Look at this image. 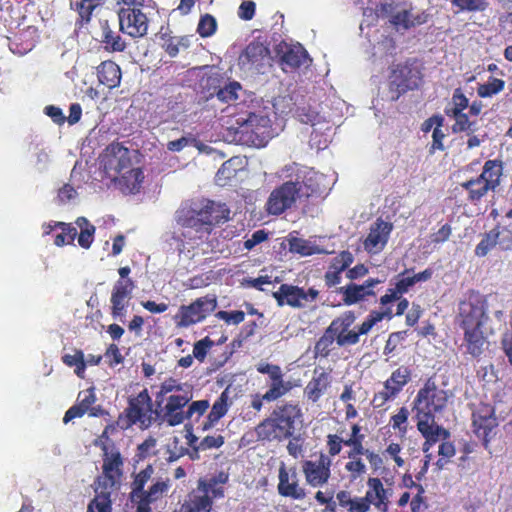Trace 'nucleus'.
Listing matches in <instances>:
<instances>
[{"mask_svg": "<svg viewBox=\"0 0 512 512\" xmlns=\"http://www.w3.org/2000/svg\"><path fill=\"white\" fill-rule=\"evenodd\" d=\"M390 310H386V311H383V312H377V311H373L371 312V314L369 315V317L358 327V333L359 335H366L367 333H369V331L372 329V327L383 320L384 317H390Z\"/></svg>", "mask_w": 512, "mask_h": 512, "instance_id": "45", "label": "nucleus"}, {"mask_svg": "<svg viewBox=\"0 0 512 512\" xmlns=\"http://www.w3.org/2000/svg\"><path fill=\"white\" fill-rule=\"evenodd\" d=\"M284 71L307 65L310 62L307 51L300 44L280 45L278 49Z\"/></svg>", "mask_w": 512, "mask_h": 512, "instance_id": "24", "label": "nucleus"}, {"mask_svg": "<svg viewBox=\"0 0 512 512\" xmlns=\"http://www.w3.org/2000/svg\"><path fill=\"white\" fill-rule=\"evenodd\" d=\"M380 282L378 279H368L362 285L349 284L340 287L339 293L343 294V301L346 305H352L363 300L366 296L373 295V287Z\"/></svg>", "mask_w": 512, "mask_h": 512, "instance_id": "26", "label": "nucleus"}, {"mask_svg": "<svg viewBox=\"0 0 512 512\" xmlns=\"http://www.w3.org/2000/svg\"><path fill=\"white\" fill-rule=\"evenodd\" d=\"M295 115L298 119L305 124H311L312 126L316 125L317 119L319 118L318 113L311 111L309 108L297 106L295 110Z\"/></svg>", "mask_w": 512, "mask_h": 512, "instance_id": "54", "label": "nucleus"}, {"mask_svg": "<svg viewBox=\"0 0 512 512\" xmlns=\"http://www.w3.org/2000/svg\"><path fill=\"white\" fill-rule=\"evenodd\" d=\"M212 500L207 494L200 491L197 486L196 490L190 496L189 501L182 506L184 512H210L212 509Z\"/></svg>", "mask_w": 512, "mask_h": 512, "instance_id": "29", "label": "nucleus"}, {"mask_svg": "<svg viewBox=\"0 0 512 512\" xmlns=\"http://www.w3.org/2000/svg\"><path fill=\"white\" fill-rule=\"evenodd\" d=\"M504 84L505 83L503 80L493 78L491 81L478 87V95L480 97H491L502 91L504 88Z\"/></svg>", "mask_w": 512, "mask_h": 512, "instance_id": "49", "label": "nucleus"}, {"mask_svg": "<svg viewBox=\"0 0 512 512\" xmlns=\"http://www.w3.org/2000/svg\"><path fill=\"white\" fill-rule=\"evenodd\" d=\"M497 237L495 229L488 232L485 237L476 246L475 253L477 256H486L492 248L497 245Z\"/></svg>", "mask_w": 512, "mask_h": 512, "instance_id": "47", "label": "nucleus"}, {"mask_svg": "<svg viewBox=\"0 0 512 512\" xmlns=\"http://www.w3.org/2000/svg\"><path fill=\"white\" fill-rule=\"evenodd\" d=\"M205 84L203 88H207V99L214 96L223 103L232 104L239 98V93L242 91V86L236 81L220 83L218 76H209L203 80Z\"/></svg>", "mask_w": 512, "mask_h": 512, "instance_id": "16", "label": "nucleus"}, {"mask_svg": "<svg viewBox=\"0 0 512 512\" xmlns=\"http://www.w3.org/2000/svg\"><path fill=\"white\" fill-rule=\"evenodd\" d=\"M289 249L291 252L298 253L302 256L324 253V250L313 245L310 241L296 237L289 240Z\"/></svg>", "mask_w": 512, "mask_h": 512, "instance_id": "38", "label": "nucleus"}, {"mask_svg": "<svg viewBox=\"0 0 512 512\" xmlns=\"http://www.w3.org/2000/svg\"><path fill=\"white\" fill-rule=\"evenodd\" d=\"M119 25L123 33L131 37H142L147 33L148 20L138 8L123 7L118 12Z\"/></svg>", "mask_w": 512, "mask_h": 512, "instance_id": "15", "label": "nucleus"}, {"mask_svg": "<svg viewBox=\"0 0 512 512\" xmlns=\"http://www.w3.org/2000/svg\"><path fill=\"white\" fill-rule=\"evenodd\" d=\"M217 308V298L213 294L196 299L190 305L180 307L176 315L177 325L181 327H189L198 322L203 321Z\"/></svg>", "mask_w": 512, "mask_h": 512, "instance_id": "9", "label": "nucleus"}, {"mask_svg": "<svg viewBox=\"0 0 512 512\" xmlns=\"http://www.w3.org/2000/svg\"><path fill=\"white\" fill-rule=\"evenodd\" d=\"M228 395L224 391L219 398L214 402L212 409L208 415V422L204 424V429L212 427L216 422L222 418L228 410Z\"/></svg>", "mask_w": 512, "mask_h": 512, "instance_id": "36", "label": "nucleus"}, {"mask_svg": "<svg viewBox=\"0 0 512 512\" xmlns=\"http://www.w3.org/2000/svg\"><path fill=\"white\" fill-rule=\"evenodd\" d=\"M103 30V42L106 44V48L112 49L113 51H123L125 49V42L122 40L120 35L115 34L105 22L102 25Z\"/></svg>", "mask_w": 512, "mask_h": 512, "instance_id": "42", "label": "nucleus"}, {"mask_svg": "<svg viewBox=\"0 0 512 512\" xmlns=\"http://www.w3.org/2000/svg\"><path fill=\"white\" fill-rule=\"evenodd\" d=\"M192 399L190 391H184L183 394L170 395L163 408V420L169 426H177L186 419L185 412L182 410Z\"/></svg>", "mask_w": 512, "mask_h": 512, "instance_id": "20", "label": "nucleus"}, {"mask_svg": "<svg viewBox=\"0 0 512 512\" xmlns=\"http://www.w3.org/2000/svg\"><path fill=\"white\" fill-rule=\"evenodd\" d=\"M169 488V480H160L153 482V484L149 487V489L145 490L137 499L139 503H144L148 506L150 503H153L160 498L168 491Z\"/></svg>", "mask_w": 512, "mask_h": 512, "instance_id": "33", "label": "nucleus"}, {"mask_svg": "<svg viewBox=\"0 0 512 512\" xmlns=\"http://www.w3.org/2000/svg\"><path fill=\"white\" fill-rule=\"evenodd\" d=\"M458 315L464 329L465 347L473 357L488 348L486 334L492 332V323L503 321V306L496 295L482 296L471 292L459 302Z\"/></svg>", "mask_w": 512, "mask_h": 512, "instance_id": "1", "label": "nucleus"}, {"mask_svg": "<svg viewBox=\"0 0 512 512\" xmlns=\"http://www.w3.org/2000/svg\"><path fill=\"white\" fill-rule=\"evenodd\" d=\"M318 290L310 288L305 291L303 288L282 284L279 289L273 292L279 306L289 305L293 308H304L316 301Z\"/></svg>", "mask_w": 512, "mask_h": 512, "instance_id": "11", "label": "nucleus"}, {"mask_svg": "<svg viewBox=\"0 0 512 512\" xmlns=\"http://www.w3.org/2000/svg\"><path fill=\"white\" fill-rule=\"evenodd\" d=\"M495 234L497 237V245L502 250H511L512 249V232L508 229L498 230L495 229Z\"/></svg>", "mask_w": 512, "mask_h": 512, "instance_id": "57", "label": "nucleus"}, {"mask_svg": "<svg viewBox=\"0 0 512 512\" xmlns=\"http://www.w3.org/2000/svg\"><path fill=\"white\" fill-rule=\"evenodd\" d=\"M210 345L211 341L207 338L196 342L193 348V356L199 361H203Z\"/></svg>", "mask_w": 512, "mask_h": 512, "instance_id": "61", "label": "nucleus"}, {"mask_svg": "<svg viewBox=\"0 0 512 512\" xmlns=\"http://www.w3.org/2000/svg\"><path fill=\"white\" fill-rule=\"evenodd\" d=\"M452 116L455 119V123L452 127L453 132H463V131H470L474 132V123L470 122L467 115L462 112H455L452 113Z\"/></svg>", "mask_w": 512, "mask_h": 512, "instance_id": "51", "label": "nucleus"}, {"mask_svg": "<svg viewBox=\"0 0 512 512\" xmlns=\"http://www.w3.org/2000/svg\"><path fill=\"white\" fill-rule=\"evenodd\" d=\"M354 321L355 316L348 312L331 322V331H334L336 343L339 347L355 345L359 342L360 335L358 331L350 329Z\"/></svg>", "mask_w": 512, "mask_h": 512, "instance_id": "19", "label": "nucleus"}, {"mask_svg": "<svg viewBox=\"0 0 512 512\" xmlns=\"http://www.w3.org/2000/svg\"><path fill=\"white\" fill-rule=\"evenodd\" d=\"M134 287V282L129 278L127 280H118L113 285L110 303L111 315L114 319L123 321Z\"/></svg>", "mask_w": 512, "mask_h": 512, "instance_id": "17", "label": "nucleus"}, {"mask_svg": "<svg viewBox=\"0 0 512 512\" xmlns=\"http://www.w3.org/2000/svg\"><path fill=\"white\" fill-rule=\"evenodd\" d=\"M77 400L78 404L69 408L65 413L63 418L64 423H68L74 418L81 417L85 413H89L90 416H98L101 413V409L99 407H92L96 401V395L93 388L81 391L78 394Z\"/></svg>", "mask_w": 512, "mask_h": 512, "instance_id": "22", "label": "nucleus"}, {"mask_svg": "<svg viewBox=\"0 0 512 512\" xmlns=\"http://www.w3.org/2000/svg\"><path fill=\"white\" fill-rule=\"evenodd\" d=\"M303 195L308 196L309 193L303 192L301 182L287 181L271 192L266 202V210L271 215H280L295 206L297 200Z\"/></svg>", "mask_w": 512, "mask_h": 512, "instance_id": "8", "label": "nucleus"}, {"mask_svg": "<svg viewBox=\"0 0 512 512\" xmlns=\"http://www.w3.org/2000/svg\"><path fill=\"white\" fill-rule=\"evenodd\" d=\"M101 166L106 175L116 181L123 173L130 169L131 159L127 148L120 144L109 145L101 156Z\"/></svg>", "mask_w": 512, "mask_h": 512, "instance_id": "10", "label": "nucleus"}, {"mask_svg": "<svg viewBox=\"0 0 512 512\" xmlns=\"http://www.w3.org/2000/svg\"><path fill=\"white\" fill-rule=\"evenodd\" d=\"M328 384V376L325 373H321L318 377H314L308 382L304 393L309 400L316 402L323 395Z\"/></svg>", "mask_w": 512, "mask_h": 512, "instance_id": "34", "label": "nucleus"}, {"mask_svg": "<svg viewBox=\"0 0 512 512\" xmlns=\"http://www.w3.org/2000/svg\"><path fill=\"white\" fill-rule=\"evenodd\" d=\"M183 386L184 385L178 383L177 380L169 378L161 384L159 394L165 395L173 391H184Z\"/></svg>", "mask_w": 512, "mask_h": 512, "instance_id": "62", "label": "nucleus"}, {"mask_svg": "<svg viewBox=\"0 0 512 512\" xmlns=\"http://www.w3.org/2000/svg\"><path fill=\"white\" fill-rule=\"evenodd\" d=\"M189 47V39L187 37L172 38L165 45V51L171 57H175L181 50Z\"/></svg>", "mask_w": 512, "mask_h": 512, "instance_id": "52", "label": "nucleus"}, {"mask_svg": "<svg viewBox=\"0 0 512 512\" xmlns=\"http://www.w3.org/2000/svg\"><path fill=\"white\" fill-rule=\"evenodd\" d=\"M363 437V435H360V437H351L350 439L344 441L345 445L352 447V450L348 454L350 459H355L357 455L365 454L366 450H364L362 445Z\"/></svg>", "mask_w": 512, "mask_h": 512, "instance_id": "55", "label": "nucleus"}, {"mask_svg": "<svg viewBox=\"0 0 512 512\" xmlns=\"http://www.w3.org/2000/svg\"><path fill=\"white\" fill-rule=\"evenodd\" d=\"M97 75L100 83L108 88H115L120 84V68L112 61L102 62L98 67Z\"/></svg>", "mask_w": 512, "mask_h": 512, "instance_id": "28", "label": "nucleus"}, {"mask_svg": "<svg viewBox=\"0 0 512 512\" xmlns=\"http://www.w3.org/2000/svg\"><path fill=\"white\" fill-rule=\"evenodd\" d=\"M345 468L351 473L353 479H356L360 475L366 472V466L361 459H353L346 463Z\"/></svg>", "mask_w": 512, "mask_h": 512, "instance_id": "60", "label": "nucleus"}, {"mask_svg": "<svg viewBox=\"0 0 512 512\" xmlns=\"http://www.w3.org/2000/svg\"><path fill=\"white\" fill-rule=\"evenodd\" d=\"M448 399L447 391L438 388L435 382L429 379L415 399L417 419L435 420V415L446 408Z\"/></svg>", "mask_w": 512, "mask_h": 512, "instance_id": "7", "label": "nucleus"}, {"mask_svg": "<svg viewBox=\"0 0 512 512\" xmlns=\"http://www.w3.org/2000/svg\"><path fill=\"white\" fill-rule=\"evenodd\" d=\"M229 214L230 210L226 204L208 201L199 210L191 207L178 209L175 219L179 225L186 229L182 233L184 237L201 239L210 233L213 225L227 221Z\"/></svg>", "mask_w": 512, "mask_h": 512, "instance_id": "3", "label": "nucleus"}, {"mask_svg": "<svg viewBox=\"0 0 512 512\" xmlns=\"http://www.w3.org/2000/svg\"><path fill=\"white\" fill-rule=\"evenodd\" d=\"M239 64L247 71L263 74L271 66L269 49L262 43L252 42L240 55Z\"/></svg>", "mask_w": 512, "mask_h": 512, "instance_id": "12", "label": "nucleus"}, {"mask_svg": "<svg viewBox=\"0 0 512 512\" xmlns=\"http://www.w3.org/2000/svg\"><path fill=\"white\" fill-rule=\"evenodd\" d=\"M502 176V166L496 160H488L485 162L482 173L477 178L486 183L492 190H495L500 184Z\"/></svg>", "mask_w": 512, "mask_h": 512, "instance_id": "32", "label": "nucleus"}, {"mask_svg": "<svg viewBox=\"0 0 512 512\" xmlns=\"http://www.w3.org/2000/svg\"><path fill=\"white\" fill-rule=\"evenodd\" d=\"M106 0H70V6L80 17L89 20L94 9Z\"/></svg>", "mask_w": 512, "mask_h": 512, "instance_id": "39", "label": "nucleus"}, {"mask_svg": "<svg viewBox=\"0 0 512 512\" xmlns=\"http://www.w3.org/2000/svg\"><path fill=\"white\" fill-rule=\"evenodd\" d=\"M334 341H336V335H334V331H331L330 324L323 336L316 343V352L322 356H327Z\"/></svg>", "mask_w": 512, "mask_h": 512, "instance_id": "48", "label": "nucleus"}, {"mask_svg": "<svg viewBox=\"0 0 512 512\" xmlns=\"http://www.w3.org/2000/svg\"><path fill=\"white\" fill-rule=\"evenodd\" d=\"M103 451L102 476L98 478L96 496L89 503L87 512H111V491L115 489L123 474V458L120 451L109 443L101 444Z\"/></svg>", "mask_w": 512, "mask_h": 512, "instance_id": "2", "label": "nucleus"}, {"mask_svg": "<svg viewBox=\"0 0 512 512\" xmlns=\"http://www.w3.org/2000/svg\"><path fill=\"white\" fill-rule=\"evenodd\" d=\"M257 371L262 374H268L272 381L282 377L280 367L268 363H259L257 365Z\"/></svg>", "mask_w": 512, "mask_h": 512, "instance_id": "59", "label": "nucleus"}, {"mask_svg": "<svg viewBox=\"0 0 512 512\" xmlns=\"http://www.w3.org/2000/svg\"><path fill=\"white\" fill-rule=\"evenodd\" d=\"M153 474L154 468L151 465H148L145 469L135 475L131 492L133 500H136L145 491L144 487L150 480H152Z\"/></svg>", "mask_w": 512, "mask_h": 512, "instance_id": "37", "label": "nucleus"}, {"mask_svg": "<svg viewBox=\"0 0 512 512\" xmlns=\"http://www.w3.org/2000/svg\"><path fill=\"white\" fill-rule=\"evenodd\" d=\"M301 417L298 405H280L274 410L272 418L264 420L256 427V434L261 440L282 441L294 434L296 424L301 423Z\"/></svg>", "mask_w": 512, "mask_h": 512, "instance_id": "5", "label": "nucleus"}, {"mask_svg": "<svg viewBox=\"0 0 512 512\" xmlns=\"http://www.w3.org/2000/svg\"><path fill=\"white\" fill-rule=\"evenodd\" d=\"M474 424L478 425L480 428H483L485 431L491 430L497 425L493 410L489 407H485L477 414H474Z\"/></svg>", "mask_w": 512, "mask_h": 512, "instance_id": "44", "label": "nucleus"}, {"mask_svg": "<svg viewBox=\"0 0 512 512\" xmlns=\"http://www.w3.org/2000/svg\"><path fill=\"white\" fill-rule=\"evenodd\" d=\"M278 491L281 495L294 499H303L305 497L304 489L298 485L296 473L294 472L290 475L284 466L279 469Z\"/></svg>", "mask_w": 512, "mask_h": 512, "instance_id": "27", "label": "nucleus"}, {"mask_svg": "<svg viewBox=\"0 0 512 512\" xmlns=\"http://www.w3.org/2000/svg\"><path fill=\"white\" fill-rule=\"evenodd\" d=\"M269 120L254 113L242 114L226 121L225 140L231 143L260 147L266 143Z\"/></svg>", "mask_w": 512, "mask_h": 512, "instance_id": "4", "label": "nucleus"}, {"mask_svg": "<svg viewBox=\"0 0 512 512\" xmlns=\"http://www.w3.org/2000/svg\"><path fill=\"white\" fill-rule=\"evenodd\" d=\"M451 3L458 12H484L489 6L487 0H452Z\"/></svg>", "mask_w": 512, "mask_h": 512, "instance_id": "43", "label": "nucleus"}, {"mask_svg": "<svg viewBox=\"0 0 512 512\" xmlns=\"http://www.w3.org/2000/svg\"><path fill=\"white\" fill-rule=\"evenodd\" d=\"M353 255L349 251H342L337 257L333 259L330 269L344 271L350 264L353 263Z\"/></svg>", "mask_w": 512, "mask_h": 512, "instance_id": "53", "label": "nucleus"}, {"mask_svg": "<svg viewBox=\"0 0 512 512\" xmlns=\"http://www.w3.org/2000/svg\"><path fill=\"white\" fill-rule=\"evenodd\" d=\"M200 491L207 494L208 497L211 498H223L224 497V489L222 486L217 485L215 479H210L209 481L199 480L198 485Z\"/></svg>", "mask_w": 512, "mask_h": 512, "instance_id": "46", "label": "nucleus"}, {"mask_svg": "<svg viewBox=\"0 0 512 512\" xmlns=\"http://www.w3.org/2000/svg\"><path fill=\"white\" fill-rule=\"evenodd\" d=\"M370 508L366 497H356L349 505V512H367Z\"/></svg>", "mask_w": 512, "mask_h": 512, "instance_id": "64", "label": "nucleus"}, {"mask_svg": "<svg viewBox=\"0 0 512 512\" xmlns=\"http://www.w3.org/2000/svg\"><path fill=\"white\" fill-rule=\"evenodd\" d=\"M417 428L425 438L424 453H428L431 446L437 441L446 440L450 437L449 431L437 425L435 420H418Z\"/></svg>", "mask_w": 512, "mask_h": 512, "instance_id": "25", "label": "nucleus"}, {"mask_svg": "<svg viewBox=\"0 0 512 512\" xmlns=\"http://www.w3.org/2000/svg\"><path fill=\"white\" fill-rule=\"evenodd\" d=\"M208 407L209 402L207 400H199L192 402L189 405L188 410L185 412L186 419L192 418L194 414H197L198 417L203 415L208 409Z\"/></svg>", "mask_w": 512, "mask_h": 512, "instance_id": "58", "label": "nucleus"}, {"mask_svg": "<svg viewBox=\"0 0 512 512\" xmlns=\"http://www.w3.org/2000/svg\"><path fill=\"white\" fill-rule=\"evenodd\" d=\"M462 187L469 192V198L472 201L480 200L489 190H492L486 183L480 181L479 178L463 183Z\"/></svg>", "mask_w": 512, "mask_h": 512, "instance_id": "40", "label": "nucleus"}, {"mask_svg": "<svg viewBox=\"0 0 512 512\" xmlns=\"http://www.w3.org/2000/svg\"><path fill=\"white\" fill-rule=\"evenodd\" d=\"M420 73L416 67L410 65H397L390 75V90L392 99H398L401 93L413 90L420 84Z\"/></svg>", "mask_w": 512, "mask_h": 512, "instance_id": "13", "label": "nucleus"}, {"mask_svg": "<svg viewBox=\"0 0 512 512\" xmlns=\"http://www.w3.org/2000/svg\"><path fill=\"white\" fill-rule=\"evenodd\" d=\"M331 460L321 455L317 461H306L303 464V472L308 484L319 487L327 483L330 477Z\"/></svg>", "mask_w": 512, "mask_h": 512, "instance_id": "21", "label": "nucleus"}, {"mask_svg": "<svg viewBox=\"0 0 512 512\" xmlns=\"http://www.w3.org/2000/svg\"><path fill=\"white\" fill-rule=\"evenodd\" d=\"M367 485L365 497L369 505H373L378 512H388L392 489L385 488L379 478H369Z\"/></svg>", "mask_w": 512, "mask_h": 512, "instance_id": "23", "label": "nucleus"}, {"mask_svg": "<svg viewBox=\"0 0 512 512\" xmlns=\"http://www.w3.org/2000/svg\"><path fill=\"white\" fill-rule=\"evenodd\" d=\"M243 161L239 157H233L222 164L216 174V182L220 186L227 184L229 180L237 176L238 171L242 170Z\"/></svg>", "mask_w": 512, "mask_h": 512, "instance_id": "31", "label": "nucleus"}, {"mask_svg": "<svg viewBox=\"0 0 512 512\" xmlns=\"http://www.w3.org/2000/svg\"><path fill=\"white\" fill-rule=\"evenodd\" d=\"M290 390L289 383H285L281 378H278L277 380H273L269 389L266 391V393L262 396V400L266 401H274L280 398L281 396L285 395Z\"/></svg>", "mask_w": 512, "mask_h": 512, "instance_id": "41", "label": "nucleus"}, {"mask_svg": "<svg viewBox=\"0 0 512 512\" xmlns=\"http://www.w3.org/2000/svg\"><path fill=\"white\" fill-rule=\"evenodd\" d=\"M377 17L387 20L396 31H405L427 21V15L411 5L388 0L376 8Z\"/></svg>", "mask_w": 512, "mask_h": 512, "instance_id": "6", "label": "nucleus"}, {"mask_svg": "<svg viewBox=\"0 0 512 512\" xmlns=\"http://www.w3.org/2000/svg\"><path fill=\"white\" fill-rule=\"evenodd\" d=\"M393 225L382 219H377L369 229V233L364 240V249L370 254L381 252L386 246Z\"/></svg>", "mask_w": 512, "mask_h": 512, "instance_id": "18", "label": "nucleus"}, {"mask_svg": "<svg viewBox=\"0 0 512 512\" xmlns=\"http://www.w3.org/2000/svg\"><path fill=\"white\" fill-rule=\"evenodd\" d=\"M244 312L243 311H219L216 313V317L224 320L228 324H239L244 320Z\"/></svg>", "mask_w": 512, "mask_h": 512, "instance_id": "56", "label": "nucleus"}, {"mask_svg": "<svg viewBox=\"0 0 512 512\" xmlns=\"http://www.w3.org/2000/svg\"><path fill=\"white\" fill-rule=\"evenodd\" d=\"M129 424H139L141 428H148L153 420L152 401L147 390L141 391L129 401L126 409Z\"/></svg>", "mask_w": 512, "mask_h": 512, "instance_id": "14", "label": "nucleus"}, {"mask_svg": "<svg viewBox=\"0 0 512 512\" xmlns=\"http://www.w3.org/2000/svg\"><path fill=\"white\" fill-rule=\"evenodd\" d=\"M143 172L140 168H130L123 173L117 181L125 193H136L143 181Z\"/></svg>", "mask_w": 512, "mask_h": 512, "instance_id": "30", "label": "nucleus"}, {"mask_svg": "<svg viewBox=\"0 0 512 512\" xmlns=\"http://www.w3.org/2000/svg\"><path fill=\"white\" fill-rule=\"evenodd\" d=\"M267 239V233L264 230H258L255 231L250 238H248L244 242V247L247 250H251L254 248L257 244H260L261 242L265 241Z\"/></svg>", "mask_w": 512, "mask_h": 512, "instance_id": "63", "label": "nucleus"}, {"mask_svg": "<svg viewBox=\"0 0 512 512\" xmlns=\"http://www.w3.org/2000/svg\"><path fill=\"white\" fill-rule=\"evenodd\" d=\"M216 27V19L213 16L206 14L201 17L197 31L202 37H209L214 34Z\"/></svg>", "mask_w": 512, "mask_h": 512, "instance_id": "50", "label": "nucleus"}, {"mask_svg": "<svg viewBox=\"0 0 512 512\" xmlns=\"http://www.w3.org/2000/svg\"><path fill=\"white\" fill-rule=\"evenodd\" d=\"M410 379V370L401 366L396 369L391 377L385 382V388L390 389L391 394H397Z\"/></svg>", "mask_w": 512, "mask_h": 512, "instance_id": "35", "label": "nucleus"}]
</instances>
